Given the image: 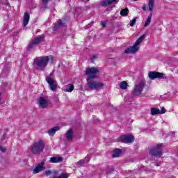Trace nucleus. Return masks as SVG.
Returning <instances> with one entry per match:
<instances>
[{
  "mask_svg": "<svg viewBox=\"0 0 178 178\" xmlns=\"http://www.w3.org/2000/svg\"><path fill=\"white\" fill-rule=\"evenodd\" d=\"M48 63H49V57L48 56L36 57L33 59L32 63L33 70L44 72L47 66H48Z\"/></svg>",
  "mask_w": 178,
  "mask_h": 178,
  "instance_id": "nucleus-1",
  "label": "nucleus"
},
{
  "mask_svg": "<svg viewBox=\"0 0 178 178\" xmlns=\"http://www.w3.org/2000/svg\"><path fill=\"white\" fill-rule=\"evenodd\" d=\"M85 163H86V161L81 159L79 161L76 163V165L78 166V168H81V166H84Z\"/></svg>",
  "mask_w": 178,
  "mask_h": 178,
  "instance_id": "nucleus-27",
  "label": "nucleus"
},
{
  "mask_svg": "<svg viewBox=\"0 0 178 178\" xmlns=\"http://www.w3.org/2000/svg\"><path fill=\"white\" fill-rule=\"evenodd\" d=\"M101 26H102V27H105L106 26V23L105 22H102L101 23Z\"/></svg>",
  "mask_w": 178,
  "mask_h": 178,
  "instance_id": "nucleus-34",
  "label": "nucleus"
},
{
  "mask_svg": "<svg viewBox=\"0 0 178 178\" xmlns=\"http://www.w3.org/2000/svg\"><path fill=\"white\" fill-rule=\"evenodd\" d=\"M164 75L165 74L163 73L159 72L150 71L148 73V77L150 80H155V79H163Z\"/></svg>",
  "mask_w": 178,
  "mask_h": 178,
  "instance_id": "nucleus-11",
  "label": "nucleus"
},
{
  "mask_svg": "<svg viewBox=\"0 0 178 178\" xmlns=\"http://www.w3.org/2000/svg\"><path fill=\"white\" fill-rule=\"evenodd\" d=\"M150 113L152 116H155V115H160L159 109L156 108H152L150 110Z\"/></svg>",
  "mask_w": 178,
  "mask_h": 178,
  "instance_id": "nucleus-22",
  "label": "nucleus"
},
{
  "mask_svg": "<svg viewBox=\"0 0 178 178\" xmlns=\"http://www.w3.org/2000/svg\"><path fill=\"white\" fill-rule=\"evenodd\" d=\"M97 58H98V54L93 55L92 57L91 61L92 63H94V60H95V59H97Z\"/></svg>",
  "mask_w": 178,
  "mask_h": 178,
  "instance_id": "nucleus-32",
  "label": "nucleus"
},
{
  "mask_svg": "<svg viewBox=\"0 0 178 178\" xmlns=\"http://www.w3.org/2000/svg\"><path fill=\"white\" fill-rule=\"evenodd\" d=\"M38 104H39L40 108H42L43 109H45V108H47L49 105L48 100L43 97L38 99Z\"/></svg>",
  "mask_w": 178,
  "mask_h": 178,
  "instance_id": "nucleus-12",
  "label": "nucleus"
},
{
  "mask_svg": "<svg viewBox=\"0 0 178 178\" xmlns=\"http://www.w3.org/2000/svg\"><path fill=\"white\" fill-rule=\"evenodd\" d=\"M142 10L145 11L147 10V7L145 6H144L143 8H142Z\"/></svg>",
  "mask_w": 178,
  "mask_h": 178,
  "instance_id": "nucleus-36",
  "label": "nucleus"
},
{
  "mask_svg": "<svg viewBox=\"0 0 178 178\" xmlns=\"http://www.w3.org/2000/svg\"><path fill=\"white\" fill-rule=\"evenodd\" d=\"M44 175L46 176H50V175H52V171H51V170H47L45 171Z\"/></svg>",
  "mask_w": 178,
  "mask_h": 178,
  "instance_id": "nucleus-30",
  "label": "nucleus"
},
{
  "mask_svg": "<svg viewBox=\"0 0 178 178\" xmlns=\"http://www.w3.org/2000/svg\"><path fill=\"white\" fill-rule=\"evenodd\" d=\"M145 38V35H143L140 36L134 43V44L131 47H128L124 50V54H136L140 48L138 47L139 44L142 41H144Z\"/></svg>",
  "mask_w": 178,
  "mask_h": 178,
  "instance_id": "nucleus-3",
  "label": "nucleus"
},
{
  "mask_svg": "<svg viewBox=\"0 0 178 178\" xmlns=\"http://www.w3.org/2000/svg\"><path fill=\"white\" fill-rule=\"evenodd\" d=\"M127 82L126 81H122L120 83V88H121V90H126V88H127Z\"/></svg>",
  "mask_w": 178,
  "mask_h": 178,
  "instance_id": "nucleus-25",
  "label": "nucleus"
},
{
  "mask_svg": "<svg viewBox=\"0 0 178 178\" xmlns=\"http://www.w3.org/2000/svg\"><path fill=\"white\" fill-rule=\"evenodd\" d=\"M119 141L129 144L134 142V136L133 135H123L119 138Z\"/></svg>",
  "mask_w": 178,
  "mask_h": 178,
  "instance_id": "nucleus-10",
  "label": "nucleus"
},
{
  "mask_svg": "<svg viewBox=\"0 0 178 178\" xmlns=\"http://www.w3.org/2000/svg\"><path fill=\"white\" fill-rule=\"evenodd\" d=\"M45 160H42L40 163L38 164V166L35 168L33 170V173L35 175L37 173H40V172H42L45 169Z\"/></svg>",
  "mask_w": 178,
  "mask_h": 178,
  "instance_id": "nucleus-13",
  "label": "nucleus"
},
{
  "mask_svg": "<svg viewBox=\"0 0 178 178\" xmlns=\"http://www.w3.org/2000/svg\"><path fill=\"white\" fill-rule=\"evenodd\" d=\"M53 73H51L49 76H46V81L49 84V87L51 91H56V81L52 78Z\"/></svg>",
  "mask_w": 178,
  "mask_h": 178,
  "instance_id": "nucleus-9",
  "label": "nucleus"
},
{
  "mask_svg": "<svg viewBox=\"0 0 178 178\" xmlns=\"http://www.w3.org/2000/svg\"><path fill=\"white\" fill-rule=\"evenodd\" d=\"M87 1V2H88V1H90V0H86Z\"/></svg>",
  "mask_w": 178,
  "mask_h": 178,
  "instance_id": "nucleus-39",
  "label": "nucleus"
},
{
  "mask_svg": "<svg viewBox=\"0 0 178 178\" xmlns=\"http://www.w3.org/2000/svg\"><path fill=\"white\" fill-rule=\"evenodd\" d=\"M163 152H162V145H157L150 148L149 155L155 158H161Z\"/></svg>",
  "mask_w": 178,
  "mask_h": 178,
  "instance_id": "nucleus-4",
  "label": "nucleus"
},
{
  "mask_svg": "<svg viewBox=\"0 0 178 178\" xmlns=\"http://www.w3.org/2000/svg\"><path fill=\"white\" fill-rule=\"evenodd\" d=\"M117 1L118 0H103L102 1V6H109V5H112V3Z\"/></svg>",
  "mask_w": 178,
  "mask_h": 178,
  "instance_id": "nucleus-17",
  "label": "nucleus"
},
{
  "mask_svg": "<svg viewBox=\"0 0 178 178\" xmlns=\"http://www.w3.org/2000/svg\"><path fill=\"white\" fill-rule=\"evenodd\" d=\"M89 27H91V25H88V28L89 29Z\"/></svg>",
  "mask_w": 178,
  "mask_h": 178,
  "instance_id": "nucleus-38",
  "label": "nucleus"
},
{
  "mask_svg": "<svg viewBox=\"0 0 178 178\" xmlns=\"http://www.w3.org/2000/svg\"><path fill=\"white\" fill-rule=\"evenodd\" d=\"M120 154H122L121 149H115L113 153V158H118L120 156Z\"/></svg>",
  "mask_w": 178,
  "mask_h": 178,
  "instance_id": "nucleus-20",
  "label": "nucleus"
},
{
  "mask_svg": "<svg viewBox=\"0 0 178 178\" xmlns=\"http://www.w3.org/2000/svg\"><path fill=\"white\" fill-rule=\"evenodd\" d=\"M65 26H66V22L60 19L54 24L53 30L54 31H56L57 30H59L60 27H65Z\"/></svg>",
  "mask_w": 178,
  "mask_h": 178,
  "instance_id": "nucleus-14",
  "label": "nucleus"
},
{
  "mask_svg": "<svg viewBox=\"0 0 178 178\" xmlns=\"http://www.w3.org/2000/svg\"><path fill=\"white\" fill-rule=\"evenodd\" d=\"M120 16L126 17L129 15V8H126L124 9L121 10L120 13Z\"/></svg>",
  "mask_w": 178,
  "mask_h": 178,
  "instance_id": "nucleus-23",
  "label": "nucleus"
},
{
  "mask_svg": "<svg viewBox=\"0 0 178 178\" xmlns=\"http://www.w3.org/2000/svg\"><path fill=\"white\" fill-rule=\"evenodd\" d=\"M33 42L36 45H39V44H41V42H44V36H39L37 38H35L34 40H33Z\"/></svg>",
  "mask_w": 178,
  "mask_h": 178,
  "instance_id": "nucleus-18",
  "label": "nucleus"
},
{
  "mask_svg": "<svg viewBox=\"0 0 178 178\" xmlns=\"http://www.w3.org/2000/svg\"><path fill=\"white\" fill-rule=\"evenodd\" d=\"M44 148L45 142H44V140H39L38 141H36L34 143H33L30 146L29 149L33 155H40L41 152L44 151Z\"/></svg>",
  "mask_w": 178,
  "mask_h": 178,
  "instance_id": "nucleus-2",
  "label": "nucleus"
},
{
  "mask_svg": "<svg viewBox=\"0 0 178 178\" xmlns=\"http://www.w3.org/2000/svg\"><path fill=\"white\" fill-rule=\"evenodd\" d=\"M91 159V157H90V155H87L85 159H83V161H85V163H88L90 162Z\"/></svg>",
  "mask_w": 178,
  "mask_h": 178,
  "instance_id": "nucleus-28",
  "label": "nucleus"
},
{
  "mask_svg": "<svg viewBox=\"0 0 178 178\" xmlns=\"http://www.w3.org/2000/svg\"><path fill=\"white\" fill-rule=\"evenodd\" d=\"M42 3H44V5H47V3H48V1L49 0H42Z\"/></svg>",
  "mask_w": 178,
  "mask_h": 178,
  "instance_id": "nucleus-35",
  "label": "nucleus"
},
{
  "mask_svg": "<svg viewBox=\"0 0 178 178\" xmlns=\"http://www.w3.org/2000/svg\"><path fill=\"white\" fill-rule=\"evenodd\" d=\"M149 10L150 11V14L148 16L144 26L148 27L151 24V19H152V12L154 10V8L155 6V0H149L148 1Z\"/></svg>",
  "mask_w": 178,
  "mask_h": 178,
  "instance_id": "nucleus-6",
  "label": "nucleus"
},
{
  "mask_svg": "<svg viewBox=\"0 0 178 178\" xmlns=\"http://www.w3.org/2000/svg\"><path fill=\"white\" fill-rule=\"evenodd\" d=\"M166 112V109H165V108H162L161 110H159V113L160 115H163V113H165Z\"/></svg>",
  "mask_w": 178,
  "mask_h": 178,
  "instance_id": "nucleus-31",
  "label": "nucleus"
},
{
  "mask_svg": "<svg viewBox=\"0 0 178 178\" xmlns=\"http://www.w3.org/2000/svg\"><path fill=\"white\" fill-rule=\"evenodd\" d=\"M136 22H137V19H136V18H134V19L131 21V22H130V24H129V26H130L131 27H133V26H134V24H136Z\"/></svg>",
  "mask_w": 178,
  "mask_h": 178,
  "instance_id": "nucleus-29",
  "label": "nucleus"
},
{
  "mask_svg": "<svg viewBox=\"0 0 178 178\" xmlns=\"http://www.w3.org/2000/svg\"><path fill=\"white\" fill-rule=\"evenodd\" d=\"M144 87H145V82L144 81H140L138 84L135 86L133 90L134 95H141V92H143V90H144Z\"/></svg>",
  "mask_w": 178,
  "mask_h": 178,
  "instance_id": "nucleus-8",
  "label": "nucleus"
},
{
  "mask_svg": "<svg viewBox=\"0 0 178 178\" xmlns=\"http://www.w3.org/2000/svg\"><path fill=\"white\" fill-rule=\"evenodd\" d=\"M30 20V15L28 13H24V18H23V26L26 27L27 24H29V22Z\"/></svg>",
  "mask_w": 178,
  "mask_h": 178,
  "instance_id": "nucleus-16",
  "label": "nucleus"
},
{
  "mask_svg": "<svg viewBox=\"0 0 178 178\" xmlns=\"http://www.w3.org/2000/svg\"><path fill=\"white\" fill-rule=\"evenodd\" d=\"M87 85L90 90H95L96 91L103 88L104 87V83L101 81H92V79L87 80Z\"/></svg>",
  "mask_w": 178,
  "mask_h": 178,
  "instance_id": "nucleus-5",
  "label": "nucleus"
},
{
  "mask_svg": "<svg viewBox=\"0 0 178 178\" xmlns=\"http://www.w3.org/2000/svg\"><path fill=\"white\" fill-rule=\"evenodd\" d=\"M74 90V86L69 84V88L64 89L65 92H72Z\"/></svg>",
  "mask_w": 178,
  "mask_h": 178,
  "instance_id": "nucleus-26",
  "label": "nucleus"
},
{
  "mask_svg": "<svg viewBox=\"0 0 178 178\" xmlns=\"http://www.w3.org/2000/svg\"><path fill=\"white\" fill-rule=\"evenodd\" d=\"M99 72V70L98 68L92 67L90 68H88L86 71V74L88 76L86 80H92L94 79H97V73Z\"/></svg>",
  "mask_w": 178,
  "mask_h": 178,
  "instance_id": "nucleus-7",
  "label": "nucleus"
},
{
  "mask_svg": "<svg viewBox=\"0 0 178 178\" xmlns=\"http://www.w3.org/2000/svg\"><path fill=\"white\" fill-rule=\"evenodd\" d=\"M0 151H1L2 152H5V151H6V149L2 146H0Z\"/></svg>",
  "mask_w": 178,
  "mask_h": 178,
  "instance_id": "nucleus-33",
  "label": "nucleus"
},
{
  "mask_svg": "<svg viewBox=\"0 0 178 178\" xmlns=\"http://www.w3.org/2000/svg\"><path fill=\"white\" fill-rule=\"evenodd\" d=\"M53 173H54V175H58V171H56V170H53Z\"/></svg>",
  "mask_w": 178,
  "mask_h": 178,
  "instance_id": "nucleus-37",
  "label": "nucleus"
},
{
  "mask_svg": "<svg viewBox=\"0 0 178 178\" xmlns=\"http://www.w3.org/2000/svg\"><path fill=\"white\" fill-rule=\"evenodd\" d=\"M63 161V158L61 156L51 157L50 162L51 163H59Z\"/></svg>",
  "mask_w": 178,
  "mask_h": 178,
  "instance_id": "nucleus-15",
  "label": "nucleus"
},
{
  "mask_svg": "<svg viewBox=\"0 0 178 178\" xmlns=\"http://www.w3.org/2000/svg\"><path fill=\"white\" fill-rule=\"evenodd\" d=\"M134 1H138V0H134Z\"/></svg>",
  "mask_w": 178,
  "mask_h": 178,
  "instance_id": "nucleus-40",
  "label": "nucleus"
},
{
  "mask_svg": "<svg viewBox=\"0 0 178 178\" xmlns=\"http://www.w3.org/2000/svg\"><path fill=\"white\" fill-rule=\"evenodd\" d=\"M60 128L59 127H54V128L49 129L48 131L49 136H55V134L56 133V131L60 130Z\"/></svg>",
  "mask_w": 178,
  "mask_h": 178,
  "instance_id": "nucleus-19",
  "label": "nucleus"
},
{
  "mask_svg": "<svg viewBox=\"0 0 178 178\" xmlns=\"http://www.w3.org/2000/svg\"><path fill=\"white\" fill-rule=\"evenodd\" d=\"M66 138L69 140H72L73 138V129H69L66 133Z\"/></svg>",
  "mask_w": 178,
  "mask_h": 178,
  "instance_id": "nucleus-21",
  "label": "nucleus"
},
{
  "mask_svg": "<svg viewBox=\"0 0 178 178\" xmlns=\"http://www.w3.org/2000/svg\"><path fill=\"white\" fill-rule=\"evenodd\" d=\"M35 47H37V44L32 40L31 43L28 45V51H31V49H34Z\"/></svg>",
  "mask_w": 178,
  "mask_h": 178,
  "instance_id": "nucleus-24",
  "label": "nucleus"
}]
</instances>
